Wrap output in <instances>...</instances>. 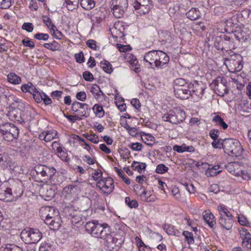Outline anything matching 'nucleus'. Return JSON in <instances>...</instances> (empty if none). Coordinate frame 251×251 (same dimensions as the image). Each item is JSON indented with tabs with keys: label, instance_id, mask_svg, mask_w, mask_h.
<instances>
[{
	"label": "nucleus",
	"instance_id": "1",
	"mask_svg": "<svg viewBox=\"0 0 251 251\" xmlns=\"http://www.w3.org/2000/svg\"><path fill=\"white\" fill-rule=\"evenodd\" d=\"M86 231L92 236L100 238L107 244L114 241V237L111 235V229L106 223L100 224L98 221L87 222L85 226Z\"/></svg>",
	"mask_w": 251,
	"mask_h": 251
},
{
	"label": "nucleus",
	"instance_id": "2",
	"mask_svg": "<svg viewBox=\"0 0 251 251\" xmlns=\"http://www.w3.org/2000/svg\"><path fill=\"white\" fill-rule=\"evenodd\" d=\"M223 150L230 156H239L243 149L239 141L235 139L228 138L223 140Z\"/></svg>",
	"mask_w": 251,
	"mask_h": 251
},
{
	"label": "nucleus",
	"instance_id": "3",
	"mask_svg": "<svg viewBox=\"0 0 251 251\" xmlns=\"http://www.w3.org/2000/svg\"><path fill=\"white\" fill-rule=\"evenodd\" d=\"M41 216L42 218H45V221L46 224L49 225L51 228L59 227L58 222H55V217L58 216V211L54 207L46 206L42 207L40 210Z\"/></svg>",
	"mask_w": 251,
	"mask_h": 251
},
{
	"label": "nucleus",
	"instance_id": "4",
	"mask_svg": "<svg viewBox=\"0 0 251 251\" xmlns=\"http://www.w3.org/2000/svg\"><path fill=\"white\" fill-rule=\"evenodd\" d=\"M0 133L4 140L10 142L18 138L19 130L13 124L5 123L0 125Z\"/></svg>",
	"mask_w": 251,
	"mask_h": 251
},
{
	"label": "nucleus",
	"instance_id": "5",
	"mask_svg": "<svg viewBox=\"0 0 251 251\" xmlns=\"http://www.w3.org/2000/svg\"><path fill=\"white\" fill-rule=\"evenodd\" d=\"M42 234L38 229L27 228L21 233V238L25 243L35 244L42 238Z\"/></svg>",
	"mask_w": 251,
	"mask_h": 251
},
{
	"label": "nucleus",
	"instance_id": "6",
	"mask_svg": "<svg viewBox=\"0 0 251 251\" xmlns=\"http://www.w3.org/2000/svg\"><path fill=\"white\" fill-rule=\"evenodd\" d=\"M35 171L37 177L41 182H49L50 177L53 173H55L56 170L53 167H50L46 165L39 164L35 167Z\"/></svg>",
	"mask_w": 251,
	"mask_h": 251
},
{
	"label": "nucleus",
	"instance_id": "7",
	"mask_svg": "<svg viewBox=\"0 0 251 251\" xmlns=\"http://www.w3.org/2000/svg\"><path fill=\"white\" fill-rule=\"evenodd\" d=\"M185 113L181 110H170L162 116L164 121L169 122L173 124H178L185 120Z\"/></svg>",
	"mask_w": 251,
	"mask_h": 251
},
{
	"label": "nucleus",
	"instance_id": "8",
	"mask_svg": "<svg viewBox=\"0 0 251 251\" xmlns=\"http://www.w3.org/2000/svg\"><path fill=\"white\" fill-rule=\"evenodd\" d=\"M128 7L127 0H112L111 8L115 17H122Z\"/></svg>",
	"mask_w": 251,
	"mask_h": 251
},
{
	"label": "nucleus",
	"instance_id": "9",
	"mask_svg": "<svg viewBox=\"0 0 251 251\" xmlns=\"http://www.w3.org/2000/svg\"><path fill=\"white\" fill-rule=\"evenodd\" d=\"M227 81L226 78L218 76L211 83V86L214 88L217 94L221 97L228 93L227 86Z\"/></svg>",
	"mask_w": 251,
	"mask_h": 251
},
{
	"label": "nucleus",
	"instance_id": "10",
	"mask_svg": "<svg viewBox=\"0 0 251 251\" xmlns=\"http://www.w3.org/2000/svg\"><path fill=\"white\" fill-rule=\"evenodd\" d=\"M151 0H136L134 7L140 14H146L152 7Z\"/></svg>",
	"mask_w": 251,
	"mask_h": 251
},
{
	"label": "nucleus",
	"instance_id": "11",
	"mask_svg": "<svg viewBox=\"0 0 251 251\" xmlns=\"http://www.w3.org/2000/svg\"><path fill=\"white\" fill-rule=\"evenodd\" d=\"M206 88V85L202 82L194 81L193 83H190L191 97H195L196 96L198 98H201Z\"/></svg>",
	"mask_w": 251,
	"mask_h": 251
},
{
	"label": "nucleus",
	"instance_id": "12",
	"mask_svg": "<svg viewBox=\"0 0 251 251\" xmlns=\"http://www.w3.org/2000/svg\"><path fill=\"white\" fill-rule=\"evenodd\" d=\"M231 32L233 34L234 37L240 42H246L250 36L251 32L247 28H241L239 27L232 28L230 30Z\"/></svg>",
	"mask_w": 251,
	"mask_h": 251
},
{
	"label": "nucleus",
	"instance_id": "13",
	"mask_svg": "<svg viewBox=\"0 0 251 251\" xmlns=\"http://www.w3.org/2000/svg\"><path fill=\"white\" fill-rule=\"evenodd\" d=\"M71 109L76 113V116L87 117L88 114L87 111L88 110V105L85 103H81L78 101H74L72 104Z\"/></svg>",
	"mask_w": 251,
	"mask_h": 251
},
{
	"label": "nucleus",
	"instance_id": "14",
	"mask_svg": "<svg viewBox=\"0 0 251 251\" xmlns=\"http://www.w3.org/2000/svg\"><path fill=\"white\" fill-rule=\"evenodd\" d=\"M175 96L180 99L186 100L191 96V91L190 90V83L188 85L182 87L181 88H177L174 90Z\"/></svg>",
	"mask_w": 251,
	"mask_h": 251
},
{
	"label": "nucleus",
	"instance_id": "15",
	"mask_svg": "<svg viewBox=\"0 0 251 251\" xmlns=\"http://www.w3.org/2000/svg\"><path fill=\"white\" fill-rule=\"evenodd\" d=\"M158 50H152L146 53L144 56V60L151 66L154 65L157 67V57Z\"/></svg>",
	"mask_w": 251,
	"mask_h": 251
},
{
	"label": "nucleus",
	"instance_id": "16",
	"mask_svg": "<svg viewBox=\"0 0 251 251\" xmlns=\"http://www.w3.org/2000/svg\"><path fill=\"white\" fill-rule=\"evenodd\" d=\"M233 217H219L218 224L220 225L222 229L229 230L233 226L234 220Z\"/></svg>",
	"mask_w": 251,
	"mask_h": 251
},
{
	"label": "nucleus",
	"instance_id": "17",
	"mask_svg": "<svg viewBox=\"0 0 251 251\" xmlns=\"http://www.w3.org/2000/svg\"><path fill=\"white\" fill-rule=\"evenodd\" d=\"M169 57L165 52L158 50L157 57V68H163L169 62Z\"/></svg>",
	"mask_w": 251,
	"mask_h": 251
},
{
	"label": "nucleus",
	"instance_id": "18",
	"mask_svg": "<svg viewBox=\"0 0 251 251\" xmlns=\"http://www.w3.org/2000/svg\"><path fill=\"white\" fill-rule=\"evenodd\" d=\"M12 159L9 157V155L5 153L0 154V167L5 169L8 167L11 169Z\"/></svg>",
	"mask_w": 251,
	"mask_h": 251
},
{
	"label": "nucleus",
	"instance_id": "19",
	"mask_svg": "<svg viewBox=\"0 0 251 251\" xmlns=\"http://www.w3.org/2000/svg\"><path fill=\"white\" fill-rule=\"evenodd\" d=\"M203 218L205 222L211 228H213L216 225V220L214 215L209 211H205L203 213Z\"/></svg>",
	"mask_w": 251,
	"mask_h": 251
},
{
	"label": "nucleus",
	"instance_id": "20",
	"mask_svg": "<svg viewBox=\"0 0 251 251\" xmlns=\"http://www.w3.org/2000/svg\"><path fill=\"white\" fill-rule=\"evenodd\" d=\"M64 180L63 176L58 173H53L48 183H50L53 185H57L61 183Z\"/></svg>",
	"mask_w": 251,
	"mask_h": 251
},
{
	"label": "nucleus",
	"instance_id": "21",
	"mask_svg": "<svg viewBox=\"0 0 251 251\" xmlns=\"http://www.w3.org/2000/svg\"><path fill=\"white\" fill-rule=\"evenodd\" d=\"M40 192L42 196L45 197L46 199L50 200L53 198L55 195L54 191L50 186L42 188Z\"/></svg>",
	"mask_w": 251,
	"mask_h": 251
},
{
	"label": "nucleus",
	"instance_id": "22",
	"mask_svg": "<svg viewBox=\"0 0 251 251\" xmlns=\"http://www.w3.org/2000/svg\"><path fill=\"white\" fill-rule=\"evenodd\" d=\"M104 184L103 189L104 193L110 194L114 189L113 179L111 177L105 178Z\"/></svg>",
	"mask_w": 251,
	"mask_h": 251
},
{
	"label": "nucleus",
	"instance_id": "23",
	"mask_svg": "<svg viewBox=\"0 0 251 251\" xmlns=\"http://www.w3.org/2000/svg\"><path fill=\"white\" fill-rule=\"evenodd\" d=\"M90 92L92 93L94 98L98 100L101 98V96L104 95L100 87L96 84L94 85L91 87Z\"/></svg>",
	"mask_w": 251,
	"mask_h": 251
},
{
	"label": "nucleus",
	"instance_id": "24",
	"mask_svg": "<svg viewBox=\"0 0 251 251\" xmlns=\"http://www.w3.org/2000/svg\"><path fill=\"white\" fill-rule=\"evenodd\" d=\"M186 15L191 20H196L200 17V12L196 8H192Z\"/></svg>",
	"mask_w": 251,
	"mask_h": 251
},
{
	"label": "nucleus",
	"instance_id": "25",
	"mask_svg": "<svg viewBox=\"0 0 251 251\" xmlns=\"http://www.w3.org/2000/svg\"><path fill=\"white\" fill-rule=\"evenodd\" d=\"M42 18L44 23L49 28H50L52 36H54L55 29H56V26L52 23L51 19L49 17L47 16H43Z\"/></svg>",
	"mask_w": 251,
	"mask_h": 251
},
{
	"label": "nucleus",
	"instance_id": "26",
	"mask_svg": "<svg viewBox=\"0 0 251 251\" xmlns=\"http://www.w3.org/2000/svg\"><path fill=\"white\" fill-rule=\"evenodd\" d=\"M220 166L219 165H215L211 168H208L205 171V175L207 176H214L219 174L221 171L219 170Z\"/></svg>",
	"mask_w": 251,
	"mask_h": 251
},
{
	"label": "nucleus",
	"instance_id": "27",
	"mask_svg": "<svg viewBox=\"0 0 251 251\" xmlns=\"http://www.w3.org/2000/svg\"><path fill=\"white\" fill-rule=\"evenodd\" d=\"M8 81L13 84H18L21 82V77L14 73H9L7 76Z\"/></svg>",
	"mask_w": 251,
	"mask_h": 251
},
{
	"label": "nucleus",
	"instance_id": "28",
	"mask_svg": "<svg viewBox=\"0 0 251 251\" xmlns=\"http://www.w3.org/2000/svg\"><path fill=\"white\" fill-rule=\"evenodd\" d=\"M81 7L87 10H90L95 6V2L93 0H80Z\"/></svg>",
	"mask_w": 251,
	"mask_h": 251
},
{
	"label": "nucleus",
	"instance_id": "29",
	"mask_svg": "<svg viewBox=\"0 0 251 251\" xmlns=\"http://www.w3.org/2000/svg\"><path fill=\"white\" fill-rule=\"evenodd\" d=\"M218 210L220 214L219 217H233L229 210L224 205L218 207Z\"/></svg>",
	"mask_w": 251,
	"mask_h": 251
},
{
	"label": "nucleus",
	"instance_id": "30",
	"mask_svg": "<svg viewBox=\"0 0 251 251\" xmlns=\"http://www.w3.org/2000/svg\"><path fill=\"white\" fill-rule=\"evenodd\" d=\"M131 167L133 170L137 171L139 173H141L142 171L146 169V164L145 163H140L134 161L132 164Z\"/></svg>",
	"mask_w": 251,
	"mask_h": 251
},
{
	"label": "nucleus",
	"instance_id": "31",
	"mask_svg": "<svg viewBox=\"0 0 251 251\" xmlns=\"http://www.w3.org/2000/svg\"><path fill=\"white\" fill-rule=\"evenodd\" d=\"M190 83H187L186 80L182 78H178L176 79L174 82V90L177 88H181L184 86L188 85Z\"/></svg>",
	"mask_w": 251,
	"mask_h": 251
},
{
	"label": "nucleus",
	"instance_id": "32",
	"mask_svg": "<svg viewBox=\"0 0 251 251\" xmlns=\"http://www.w3.org/2000/svg\"><path fill=\"white\" fill-rule=\"evenodd\" d=\"M160 38L162 42L171 43L172 41V36L171 33L168 31H162L160 33Z\"/></svg>",
	"mask_w": 251,
	"mask_h": 251
},
{
	"label": "nucleus",
	"instance_id": "33",
	"mask_svg": "<svg viewBox=\"0 0 251 251\" xmlns=\"http://www.w3.org/2000/svg\"><path fill=\"white\" fill-rule=\"evenodd\" d=\"M242 245L243 248L247 249H251V235L249 233L245 234V237L243 239Z\"/></svg>",
	"mask_w": 251,
	"mask_h": 251
},
{
	"label": "nucleus",
	"instance_id": "34",
	"mask_svg": "<svg viewBox=\"0 0 251 251\" xmlns=\"http://www.w3.org/2000/svg\"><path fill=\"white\" fill-rule=\"evenodd\" d=\"M213 121L222 127L224 130L228 127L227 124L224 121V120L219 115L214 116L213 118Z\"/></svg>",
	"mask_w": 251,
	"mask_h": 251
},
{
	"label": "nucleus",
	"instance_id": "35",
	"mask_svg": "<svg viewBox=\"0 0 251 251\" xmlns=\"http://www.w3.org/2000/svg\"><path fill=\"white\" fill-rule=\"evenodd\" d=\"M43 46L45 48L51 50L52 51L59 50L60 48L59 44L55 41H53V42L50 43H45L43 45Z\"/></svg>",
	"mask_w": 251,
	"mask_h": 251
},
{
	"label": "nucleus",
	"instance_id": "36",
	"mask_svg": "<svg viewBox=\"0 0 251 251\" xmlns=\"http://www.w3.org/2000/svg\"><path fill=\"white\" fill-rule=\"evenodd\" d=\"M92 109L96 116L101 118L104 115V111L101 105L96 104L94 105Z\"/></svg>",
	"mask_w": 251,
	"mask_h": 251
},
{
	"label": "nucleus",
	"instance_id": "37",
	"mask_svg": "<svg viewBox=\"0 0 251 251\" xmlns=\"http://www.w3.org/2000/svg\"><path fill=\"white\" fill-rule=\"evenodd\" d=\"M100 66L103 70L107 74H111L113 71L112 65L107 60L101 62Z\"/></svg>",
	"mask_w": 251,
	"mask_h": 251
},
{
	"label": "nucleus",
	"instance_id": "38",
	"mask_svg": "<svg viewBox=\"0 0 251 251\" xmlns=\"http://www.w3.org/2000/svg\"><path fill=\"white\" fill-rule=\"evenodd\" d=\"M8 188L11 189V193L13 198L21 195L20 189L18 184L15 183L12 185L11 187Z\"/></svg>",
	"mask_w": 251,
	"mask_h": 251
},
{
	"label": "nucleus",
	"instance_id": "39",
	"mask_svg": "<svg viewBox=\"0 0 251 251\" xmlns=\"http://www.w3.org/2000/svg\"><path fill=\"white\" fill-rule=\"evenodd\" d=\"M244 168V166L239 162H234V173L233 175L236 176H240L241 172L243 171V169Z\"/></svg>",
	"mask_w": 251,
	"mask_h": 251
},
{
	"label": "nucleus",
	"instance_id": "40",
	"mask_svg": "<svg viewBox=\"0 0 251 251\" xmlns=\"http://www.w3.org/2000/svg\"><path fill=\"white\" fill-rule=\"evenodd\" d=\"M125 202L130 208H136L138 206V203L137 201L135 199L131 200L130 198L128 197L126 198Z\"/></svg>",
	"mask_w": 251,
	"mask_h": 251
},
{
	"label": "nucleus",
	"instance_id": "41",
	"mask_svg": "<svg viewBox=\"0 0 251 251\" xmlns=\"http://www.w3.org/2000/svg\"><path fill=\"white\" fill-rule=\"evenodd\" d=\"M77 189L76 185L70 184L64 188V191L69 194H74L76 193Z\"/></svg>",
	"mask_w": 251,
	"mask_h": 251
},
{
	"label": "nucleus",
	"instance_id": "42",
	"mask_svg": "<svg viewBox=\"0 0 251 251\" xmlns=\"http://www.w3.org/2000/svg\"><path fill=\"white\" fill-rule=\"evenodd\" d=\"M7 99V102L9 104H13L14 102L18 103L20 102L19 99L13 95L2 96Z\"/></svg>",
	"mask_w": 251,
	"mask_h": 251
},
{
	"label": "nucleus",
	"instance_id": "43",
	"mask_svg": "<svg viewBox=\"0 0 251 251\" xmlns=\"http://www.w3.org/2000/svg\"><path fill=\"white\" fill-rule=\"evenodd\" d=\"M183 235L185 236V238L189 244H193L194 243L193 234L192 232L188 231H184L183 232Z\"/></svg>",
	"mask_w": 251,
	"mask_h": 251
},
{
	"label": "nucleus",
	"instance_id": "44",
	"mask_svg": "<svg viewBox=\"0 0 251 251\" xmlns=\"http://www.w3.org/2000/svg\"><path fill=\"white\" fill-rule=\"evenodd\" d=\"M54 248L51 244L43 243H42L39 249V251H53Z\"/></svg>",
	"mask_w": 251,
	"mask_h": 251
},
{
	"label": "nucleus",
	"instance_id": "45",
	"mask_svg": "<svg viewBox=\"0 0 251 251\" xmlns=\"http://www.w3.org/2000/svg\"><path fill=\"white\" fill-rule=\"evenodd\" d=\"M83 136L85 137L87 139L91 142L97 144L99 142V138L95 134H84Z\"/></svg>",
	"mask_w": 251,
	"mask_h": 251
},
{
	"label": "nucleus",
	"instance_id": "46",
	"mask_svg": "<svg viewBox=\"0 0 251 251\" xmlns=\"http://www.w3.org/2000/svg\"><path fill=\"white\" fill-rule=\"evenodd\" d=\"M169 168L163 164H160L156 167L155 172L157 174H162L168 171Z\"/></svg>",
	"mask_w": 251,
	"mask_h": 251
},
{
	"label": "nucleus",
	"instance_id": "47",
	"mask_svg": "<svg viewBox=\"0 0 251 251\" xmlns=\"http://www.w3.org/2000/svg\"><path fill=\"white\" fill-rule=\"evenodd\" d=\"M243 169V171L241 172L240 176H242L243 179L244 180H249L251 179V169L248 168L247 170H244Z\"/></svg>",
	"mask_w": 251,
	"mask_h": 251
},
{
	"label": "nucleus",
	"instance_id": "48",
	"mask_svg": "<svg viewBox=\"0 0 251 251\" xmlns=\"http://www.w3.org/2000/svg\"><path fill=\"white\" fill-rule=\"evenodd\" d=\"M47 142L50 141L56 136L57 133L55 130L48 131L46 132Z\"/></svg>",
	"mask_w": 251,
	"mask_h": 251
},
{
	"label": "nucleus",
	"instance_id": "49",
	"mask_svg": "<svg viewBox=\"0 0 251 251\" xmlns=\"http://www.w3.org/2000/svg\"><path fill=\"white\" fill-rule=\"evenodd\" d=\"M128 147L135 151H141L143 148L142 144L138 142L131 143L128 145Z\"/></svg>",
	"mask_w": 251,
	"mask_h": 251
},
{
	"label": "nucleus",
	"instance_id": "50",
	"mask_svg": "<svg viewBox=\"0 0 251 251\" xmlns=\"http://www.w3.org/2000/svg\"><path fill=\"white\" fill-rule=\"evenodd\" d=\"M212 146L215 149H223V140L221 139L214 140L212 143Z\"/></svg>",
	"mask_w": 251,
	"mask_h": 251
},
{
	"label": "nucleus",
	"instance_id": "51",
	"mask_svg": "<svg viewBox=\"0 0 251 251\" xmlns=\"http://www.w3.org/2000/svg\"><path fill=\"white\" fill-rule=\"evenodd\" d=\"M219 41H218V38L216 39V41L214 43V46L218 50H224V41L222 38L219 39Z\"/></svg>",
	"mask_w": 251,
	"mask_h": 251
},
{
	"label": "nucleus",
	"instance_id": "52",
	"mask_svg": "<svg viewBox=\"0 0 251 251\" xmlns=\"http://www.w3.org/2000/svg\"><path fill=\"white\" fill-rule=\"evenodd\" d=\"M66 6L70 11H73L76 8L77 3H75L74 1L66 0Z\"/></svg>",
	"mask_w": 251,
	"mask_h": 251
},
{
	"label": "nucleus",
	"instance_id": "53",
	"mask_svg": "<svg viewBox=\"0 0 251 251\" xmlns=\"http://www.w3.org/2000/svg\"><path fill=\"white\" fill-rule=\"evenodd\" d=\"M34 38L38 40H47L49 38V35L46 33H38L34 35Z\"/></svg>",
	"mask_w": 251,
	"mask_h": 251
},
{
	"label": "nucleus",
	"instance_id": "54",
	"mask_svg": "<svg viewBox=\"0 0 251 251\" xmlns=\"http://www.w3.org/2000/svg\"><path fill=\"white\" fill-rule=\"evenodd\" d=\"M11 5L10 0H0V8L7 9Z\"/></svg>",
	"mask_w": 251,
	"mask_h": 251
},
{
	"label": "nucleus",
	"instance_id": "55",
	"mask_svg": "<svg viewBox=\"0 0 251 251\" xmlns=\"http://www.w3.org/2000/svg\"><path fill=\"white\" fill-rule=\"evenodd\" d=\"M33 28L34 26L31 23H25L22 25V28L28 32H32Z\"/></svg>",
	"mask_w": 251,
	"mask_h": 251
},
{
	"label": "nucleus",
	"instance_id": "56",
	"mask_svg": "<svg viewBox=\"0 0 251 251\" xmlns=\"http://www.w3.org/2000/svg\"><path fill=\"white\" fill-rule=\"evenodd\" d=\"M219 135V132L217 129H211L209 132V135L213 140H218Z\"/></svg>",
	"mask_w": 251,
	"mask_h": 251
},
{
	"label": "nucleus",
	"instance_id": "57",
	"mask_svg": "<svg viewBox=\"0 0 251 251\" xmlns=\"http://www.w3.org/2000/svg\"><path fill=\"white\" fill-rule=\"evenodd\" d=\"M10 115L11 117L12 120L18 122L19 123L22 124L23 123H24V120L21 117V116H17L16 115L14 112H11L10 114Z\"/></svg>",
	"mask_w": 251,
	"mask_h": 251
},
{
	"label": "nucleus",
	"instance_id": "58",
	"mask_svg": "<svg viewBox=\"0 0 251 251\" xmlns=\"http://www.w3.org/2000/svg\"><path fill=\"white\" fill-rule=\"evenodd\" d=\"M83 78L86 80L89 81H92L94 80V77L93 75L88 71H85L83 74Z\"/></svg>",
	"mask_w": 251,
	"mask_h": 251
},
{
	"label": "nucleus",
	"instance_id": "59",
	"mask_svg": "<svg viewBox=\"0 0 251 251\" xmlns=\"http://www.w3.org/2000/svg\"><path fill=\"white\" fill-rule=\"evenodd\" d=\"M42 95V100L44 101L46 105H49L51 103L52 100L45 93L41 92Z\"/></svg>",
	"mask_w": 251,
	"mask_h": 251
},
{
	"label": "nucleus",
	"instance_id": "60",
	"mask_svg": "<svg viewBox=\"0 0 251 251\" xmlns=\"http://www.w3.org/2000/svg\"><path fill=\"white\" fill-rule=\"evenodd\" d=\"M86 94L84 91L78 92L76 95V98L80 101H84L86 99Z\"/></svg>",
	"mask_w": 251,
	"mask_h": 251
},
{
	"label": "nucleus",
	"instance_id": "61",
	"mask_svg": "<svg viewBox=\"0 0 251 251\" xmlns=\"http://www.w3.org/2000/svg\"><path fill=\"white\" fill-rule=\"evenodd\" d=\"M75 58L76 62L81 63L84 62V57L83 53L82 51L78 53L75 54Z\"/></svg>",
	"mask_w": 251,
	"mask_h": 251
},
{
	"label": "nucleus",
	"instance_id": "62",
	"mask_svg": "<svg viewBox=\"0 0 251 251\" xmlns=\"http://www.w3.org/2000/svg\"><path fill=\"white\" fill-rule=\"evenodd\" d=\"M22 43L25 46L28 47L31 49L34 47V43L31 40H29L28 38H27V40H26L25 39L23 40Z\"/></svg>",
	"mask_w": 251,
	"mask_h": 251
},
{
	"label": "nucleus",
	"instance_id": "63",
	"mask_svg": "<svg viewBox=\"0 0 251 251\" xmlns=\"http://www.w3.org/2000/svg\"><path fill=\"white\" fill-rule=\"evenodd\" d=\"M32 96L37 102L39 103L42 101V95H41V92H39L37 91L36 93H34Z\"/></svg>",
	"mask_w": 251,
	"mask_h": 251
},
{
	"label": "nucleus",
	"instance_id": "64",
	"mask_svg": "<svg viewBox=\"0 0 251 251\" xmlns=\"http://www.w3.org/2000/svg\"><path fill=\"white\" fill-rule=\"evenodd\" d=\"M8 251H23L21 248L15 245H9L7 246Z\"/></svg>",
	"mask_w": 251,
	"mask_h": 251
}]
</instances>
